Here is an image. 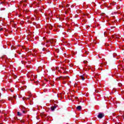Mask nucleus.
Masks as SVG:
<instances>
[{"mask_svg": "<svg viewBox=\"0 0 124 124\" xmlns=\"http://www.w3.org/2000/svg\"><path fill=\"white\" fill-rule=\"evenodd\" d=\"M104 117V114L102 113H99V114L97 115V118L98 119H102Z\"/></svg>", "mask_w": 124, "mask_h": 124, "instance_id": "nucleus-1", "label": "nucleus"}, {"mask_svg": "<svg viewBox=\"0 0 124 124\" xmlns=\"http://www.w3.org/2000/svg\"><path fill=\"white\" fill-rule=\"evenodd\" d=\"M47 27L49 30H52V29H53V26L51 24L48 25Z\"/></svg>", "mask_w": 124, "mask_h": 124, "instance_id": "nucleus-5", "label": "nucleus"}, {"mask_svg": "<svg viewBox=\"0 0 124 124\" xmlns=\"http://www.w3.org/2000/svg\"><path fill=\"white\" fill-rule=\"evenodd\" d=\"M58 28H62V26H58Z\"/></svg>", "mask_w": 124, "mask_h": 124, "instance_id": "nucleus-16", "label": "nucleus"}, {"mask_svg": "<svg viewBox=\"0 0 124 124\" xmlns=\"http://www.w3.org/2000/svg\"><path fill=\"white\" fill-rule=\"evenodd\" d=\"M61 78H62L63 79H67V78H69L68 76H65V77H61Z\"/></svg>", "mask_w": 124, "mask_h": 124, "instance_id": "nucleus-6", "label": "nucleus"}, {"mask_svg": "<svg viewBox=\"0 0 124 124\" xmlns=\"http://www.w3.org/2000/svg\"><path fill=\"white\" fill-rule=\"evenodd\" d=\"M43 51H44V48L43 49Z\"/></svg>", "mask_w": 124, "mask_h": 124, "instance_id": "nucleus-26", "label": "nucleus"}, {"mask_svg": "<svg viewBox=\"0 0 124 124\" xmlns=\"http://www.w3.org/2000/svg\"><path fill=\"white\" fill-rule=\"evenodd\" d=\"M77 110H78V111H80L82 110V107L81 106H78L76 108Z\"/></svg>", "mask_w": 124, "mask_h": 124, "instance_id": "nucleus-4", "label": "nucleus"}, {"mask_svg": "<svg viewBox=\"0 0 124 124\" xmlns=\"http://www.w3.org/2000/svg\"><path fill=\"white\" fill-rule=\"evenodd\" d=\"M122 117L123 118V119H124V115H122Z\"/></svg>", "mask_w": 124, "mask_h": 124, "instance_id": "nucleus-20", "label": "nucleus"}, {"mask_svg": "<svg viewBox=\"0 0 124 124\" xmlns=\"http://www.w3.org/2000/svg\"><path fill=\"white\" fill-rule=\"evenodd\" d=\"M62 7H64L63 6H62Z\"/></svg>", "mask_w": 124, "mask_h": 124, "instance_id": "nucleus-27", "label": "nucleus"}, {"mask_svg": "<svg viewBox=\"0 0 124 124\" xmlns=\"http://www.w3.org/2000/svg\"><path fill=\"white\" fill-rule=\"evenodd\" d=\"M51 86H54V85H53V84H52H52H51Z\"/></svg>", "mask_w": 124, "mask_h": 124, "instance_id": "nucleus-24", "label": "nucleus"}, {"mask_svg": "<svg viewBox=\"0 0 124 124\" xmlns=\"http://www.w3.org/2000/svg\"><path fill=\"white\" fill-rule=\"evenodd\" d=\"M0 124H2V123H0Z\"/></svg>", "mask_w": 124, "mask_h": 124, "instance_id": "nucleus-28", "label": "nucleus"}, {"mask_svg": "<svg viewBox=\"0 0 124 124\" xmlns=\"http://www.w3.org/2000/svg\"><path fill=\"white\" fill-rule=\"evenodd\" d=\"M22 112H23V113H24V114H25L26 113L25 111H23Z\"/></svg>", "mask_w": 124, "mask_h": 124, "instance_id": "nucleus-17", "label": "nucleus"}, {"mask_svg": "<svg viewBox=\"0 0 124 124\" xmlns=\"http://www.w3.org/2000/svg\"><path fill=\"white\" fill-rule=\"evenodd\" d=\"M29 76H31V77H32V78H33V77H34V76H33V75H31V74H29Z\"/></svg>", "mask_w": 124, "mask_h": 124, "instance_id": "nucleus-11", "label": "nucleus"}, {"mask_svg": "<svg viewBox=\"0 0 124 124\" xmlns=\"http://www.w3.org/2000/svg\"><path fill=\"white\" fill-rule=\"evenodd\" d=\"M27 2V0H25V1H24V2Z\"/></svg>", "mask_w": 124, "mask_h": 124, "instance_id": "nucleus-21", "label": "nucleus"}, {"mask_svg": "<svg viewBox=\"0 0 124 124\" xmlns=\"http://www.w3.org/2000/svg\"><path fill=\"white\" fill-rule=\"evenodd\" d=\"M84 63H88V61H84Z\"/></svg>", "mask_w": 124, "mask_h": 124, "instance_id": "nucleus-12", "label": "nucleus"}, {"mask_svg": "<svg viewBox=\"0 0 124 124\" xmlns=\"http://www.w3.org/2000/svg\"><path fill=\"white\" fill-rule=\"evenodd\" d=\"M57 107H58L57 105L53 106L51 107L50 109L51 111H55V109H56V108H57Z\"/></svg>", "mask_w": 124, "mask_h": 124, "instance_id": "nucleus-3", "label": "nucleus"}, {"mask_svg": "<svg viewBox=\"0 0 124 124\" xmlns=\"http://www.w3.org/2000/svg\"><path fill=\"white\" fill-rule=\"evenodd\" d=\"M80 78H81V79L84 81V80H85V78L84 77V76H80Z\"/></svg>", "mask_w": 124, "mask_h": 124, "instance_id": "nucleus-7", "label": "nucleus"}, {"mask_svg": "<svg viewBox=\"0 0 124 124\" xmlns=\"http://www.w3.org/2000/svg\"><path fill=\"white\" fill-rule=\"evenodd\" d=\"M21 123H23L24 122L23 121H22V120H21Z\"/></svg>", "mask_w": 124, "mask_h": 124, "instance_id": "nucleus-22", "label": "nucleus"}, {"mask_svg": "<svg viewBox=\"0 0 124 124\" xmlns=\"http://www.w3.org/2000/svg\"><path fill=\"white\" fill-rule=\"evenodd\" d=\"M11 92H13V91H12Z\"/></svg>", "mask_w": 124, "mask_h": 124, "instance_id": "nucleus-29", "label": "nucleus"}, {"mask_svg": "<svg viewBox=\"0 0 124 124\" xmlns=\"http://www.w3.org/2000/svg\"><path fill=\"white\" fill-rule=\"evenodd\" d=\"M23 100H25V99H26L27 100H28V99H30V97L26 98V97H24L23 98Z\"/></svg>", "mask_w": 124, "mask_h": 124, "instance_id": "nucleus-9", "label": "nucleus"}, {"mask_svg": "<svg viewBox=\"0 0 124 124\" xmlns=\"http://www.w3.org/2000/svg\"><path fill=\"white\" fill-rule=\"evenodd\" d=\"M69 6V4H67L66 6V7H68Z\"/></svg>", "mask_w": 124, "mask_h": 124, "instance_id": "nucleus-13", "label": "nucleus"}, {"mask_svg": "<svg viewBox=\"0 0 124 124\" xmlns=\"http://www.w3.org/2000/svg\"><path fill=\"white\" fill-rule=\"evenodd\" d=\"M17 116H22V114L20 113L19 111L17 112Z\"/></svg>", "mask_w": 124, "mask_h": 124, "instance_id": "nucleus-8", "label": "nucleus"}, {"mask_svg": "<svg viewBox=\"0 0 124 124\" xmlns=\"http://www.w3.org/2000/svg\"><path fill=\"white\" fill-rule=\"evenodd\" d=\"M13 28H16V26L15 25H14V26H13Z\"/></svg>", "mask_w": 124, "mask_h": 124, "instance_id": "nucleus-15", "label": "nucleus"}, {"mask_svg": "<svg viewBox=\"0 0 124 124\" xmlns=\"http://www.w3.org/2000/svg\"><path fill=\"white\" fill-rule=\"evenodd\" d=\"M1 4L3 3V2H1Z\"/></svg>", "mask_w": 124, "mask_h": 124, "instance_id": "nucleus-23", "label": "nucleus"}, {"mask_svg": "<svg viewBox=\"0 0 124 124\" xmlns=\"http://www.w3.org/2000/svg\"><path fill=\"white\" fill-rule=\"evenodd\" d=\"M14 79H16L17 78V76L16 75H14Z\"/></svg>", "mask_w": 124, "mask_h": 124, "instance_id": "nucleus-10", "label": "nucleus"}, {"mask_svg": "<svg viewBox=\"0 0 124 124\" xmlns=\"http://www.w3.org/2000/svg\"><path fill=\"white\" fill-rule=\"evenodd\" d=\"M14 98H16V96H13Z\"/></svg>", "mask_w": 124, "mask_h": 124, "instance_id": "nucleus-18", "label": "nucleus"}, {"mask_svg": "<svg viewBox=\"0 0 124 124\" xmlns=\"http://www.w3.org/2000/svg\"><path fill=\"white\" fill-rule=\"evenodd\" d=\"M54 42H56V40L53 39L50 40L49 41H46V43H50V44L54 43Z\"/></svg>", "mask_w": 124, "mask_h": 124, "instance_id": "nucleus-2", "label": "nucleus"}, {"mask_svg": "<svg viewBox=\"0 0 124 124\" xmlns=\"http://www.w3.org/2000/svg\"><path fill=\"white\" fill-rule=\"evenodd\" d=\"M15 26H16V24H15Z\"/></svg>", "mask_w": 124, "mask_h": 124, "instance_id": "nucleus-25", "label": "nucleus"}, {"mask_svg": "<svg viewBox=\"0 0 124 124\" xmlns=\"http://www.w3.org/2000/svg\"><path fill=\"white\" fill-rule=\"evenodd\" d=\"M11 99H13L12 98H11V99H9V100H11Z\"/></svg>", "mask_w": 124, "mask_h": 124, "instance_id": "nucleus-19", "label": "nucleus"}, {"mask_svg": "<svg viewBox=\"0 0 124 124\" xmlns=\"http://www.w3.org/2000/svg\"><path fill=\"white\" fill-rule=\"evenodd\" d=\"M3 30V28H1V29H0V31H2Z\"/></svg>", "mask_w": 124, "mask_h": 124, "instance_id": "nucleus-14", "label": "nucleus"}]
</instances>
